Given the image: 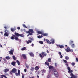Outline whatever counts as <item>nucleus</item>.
<instances>
[{
	"label": "nucleus",
	"instance_id": "12",
	"mask_svg": "<svg viewBox=\"0 0 78 78\" xmlns=\"http://www.w3.org/2000/svg\"><path fill=\"white\" fill-rule=\"evenodd\" d=\"M9 69H7V68L5 69L4 70V72L5 73H6L8 72H9Z\"/></svg>",
	"mask_w": 78,
	"mask_h": 78
},
{
	"label": "nucleus",
	"instance_id": "60",
	"mask_svg": "<svg viewBox=\"0 0 78 78\" xmlns=\"http://www.w3.org/2000/svg\"><path fill=\"white\" fill-rule=\"evenodd\" d=\"M71 42H72V43H73V41H71Z\"/></svg>",
	"mask_w": 78,
	"mask_h": 78
},
{
	"label": "nucleus",
	"instance_id": "20",
	"mask_svg": "<svg viewBox=\"0 0 78 78\" xmlns=\"http://www.w3.org/2000/svg\"><path fill=\"white\" fill-rule=\"evenodd\" d=\"M39 69V68L38 66H36L35 68V70H38Z\"/></svg>",
	"mask_w": 78,
	"mask_h": 78
},
{
	"label": "nucleus",
	"instance_id": "6",
	"mask_svg": "<svg viewBox=\"0 0 78 78\" xmlns=\"http://www.w3.org/2000/svg\"><path fill=\"white\" fill-rule=\"evenodd\" d=\"M15 74L16 76H20V70H19L18 71V73H16Z\"/></svg>",
	"mask_w": 78,
	"mask_h": 78
},
{
	"label": "nucleus",
	"instance_id": "41",
	"mask_svg": "<svg viewBox=\"0 0 78 78\" xmlns=\"http://www.w3.org/2000/svg\"><path fill=\"white\" fill-rule=\"evenodd\" d=\"M26 67H27V69H28L29 68V66H28L27 65H26Z\"/></svg>",
	"mask_w": 78,
	"mask_h": 78
},
{
	"label": "nucleus",
	"instance_id": "9",
	"mask_svg": "<svg viewBox=\"0 0 78 78\" xmlns=\"http://www.w3.org/2000/svg\"><path fill=\"white\" fill-rule=\"evenodd\" d=\"M5 33L4 34V35L5 36H7L8 37L9 36V34H8V31L7 30H5Z\"/></svg>",
	"mask_w": 78,
	"mask_h": 78
},
{
	"label": "nucleus",
	"instance_id": "18",
	"mask_svg": "<svg viewBox=\"0 0 78 78\" xmlns=\"http://www.w3.org/2000/svg\"><path fill=\"white\" fill-rule=\"evenodd\" d=\"M37 33H38V34H41L42 35V34H43V32L40 31H37Z\"/></svg>",
	"mask_w": 78,
	"mask_h": 78
},
{
	"label": "nucleus",
	"instance_id": "13",
	"mask_svg": "<svg viewBox=\"0 0 78 78\" xmlns=\"http://www.w3.org/2000/svg\"><path fill=\"white\" fill-rule=\"evenodd\" d=\"M22 55L24 59H27V55L25 54H23Z\"/></svg>",
	"mask_w": 78,
	"mask_h": 78
},
{
	"label": "nucleus",
	"instance_id": "21",
	"mask_svg": "<svg viewBox=\"0 0 78 78\" xmlns=\"http://www.w3.org/2000/svg\"><path fill=\"white\" fill-rule=\"evenodd\" d=\"M29 55H30V56H34V54L32 53H29Z\"/></svg>",
	"mask_w": 78,
	"mask_h": 78
},
{
	"label": "nucleus",
	"instance_id": "64",
	"mask_svg": "<svg viewBox=\"0 0 78 78\" xmlns=\"http://www.w3.org/2000/svg\"><path fill=\"white\" fill-rule=\"evenodd\" d=\"M27 36H29V35H27Z\"/></svg>",
	"mask_w": 78,
	"mask_h": 78
},
{
	"label": "nucleus",
	"instance_id": "28",
	"mask_svg": "<svg viewBox=\"0 0 78 78\" xmlns=\"http://www.w3.org/2000/svg\"><path fill=\"white\" fill-rule=\"evenodd\" d=\"M16 62H17L18 65L19 66H20V62H19V61L18 60H16Z\"/></svg>",
	"mask_w": 78,
	"mask_h": 78
},
{
	"label": "nucleus",
	"instance_id": "31",
	"mask_svg": "<svg viewBox=\"0 0 78 78\" xmlns=\"http://www.w3.org/2000/svg\"><path fill=\"white\" fill-rule=\"evenodd\" d=\"M53 68V66H50L49 67V69H52Z\"/></svg>",
	"mask_w": 78,
	"mask_h": 78
},
{
	"label": "nucleus",
	"instance_id": "39",
	"mask_svg": "<svg viewBox=\"0 0 78 78\" xmlns=\"http://www.w3.org/2000/svg\"><path fill=\"white\" fill-rule=\"evenodd\" d=\"M67 67H68V66H67V68L68 70H70V68L68 67V68Z\"/></svg>",
	"mask_w": 78,
	"mask_h": 78
},
{
	"label": "nucleus",
	"instance_id": "59",
	"mask_svg": "<svg viewBox=\"0 0 78 78\" xmlns=\"http://www.w3.org/2000/svg\"><path fill=\"white\" fill-rule=\"evenodd\" d=\"M13 37H14V36H15V35H13Z\"/></svg>",
	"mask_w": 78,
	"mask_h": 78
},
{
	"label": "nucleus",
	"instance_id": "7",
	"mask_svg": "<svg viewBox=\"0 0 78 78\" xmlns=\"http://www.w3.org/2000/svg\"><path fill=\"white\" fill-rule=\"evenodd\" d=\"M14 49H12L10 51H9V54H10V55H13V52H14Z\"/></svg>",
	"mask_w": 78,
	"mask_h": 78
},
{
	"label": "nucleus",
	"instance_id": "37",
	"mask_svg": "<svg viewBox=\"0 0 78 78\" xmlns=\"http://www.w3.org/2000/svg\"><path fill=\"white\" fill-rule=\"evenodd\" d=\"M45 63L47 65V66H49V63H48V62H45Z\"/></svg>",
	"mask_w": 78,
	"mask_h": 78
},
{
	"label": "nucleus",
	"instance_id": "52",
	"mask_svg": "<svg viewBox=\"0 0 78 78\" xmlns=\"http://www.w3.org/2000/svg\"><path fill=\"white\" fill-rule=\"evenodd\" d=\"M22 78H25V76H24L23 75H22Z\"/></svg>",
	"mask_w": 78,
	"mask_h": 78
},
{
	"label": "nucleus",
	"instance_id": "56",
	"mask_svg": "<svg viewBox=\"0 0 78 78\" xmlns=\"http://www.w3.org/2000/svg\"><path fill=\"white\" fill-rule=\"evenodd\" d=\"M44 41H45V38L44 39Z\"/></svg>",
	"mask_w": 78,
	"mask_h": 78
},
{
	"label": "nucleus",
	"instance_id": "33",
	"mask_svg": "<svg viewBox=\"0 0 78 78\" xmlns=\"http://www.w3.org/2000/svg\"><path fill=\"white\" fill-rule=\"evenodd\" d=\"M72 72H73V71H72V70L70 69L68 71V73H72Z\"/></svg>",
	"mask_w": 78,
	"mask_h": 78
},
{
	"label": "nucleus",
	"instance_id": "63",
	"mask_svg": "<svg viewBox=\"0 0 78 78\" xmlns=\"http://www.w3.org/2000/svg\"><path fill=\"white\" fill-rule=\"evenodd\" d=\"M65 46H66V47H67V45H65Z\"/></svg>",
	"mask_w": 78,
	"mask_h": 78
},
{
	"label": "nucleus",
	"instance_id": "34",
	"mask_svg": "<svg viewBox=\"0 0 78 78\" xmlns=\"http://www.w3.org/2000/svg\"><path fill=\"white\" fill-rule=\"evenodd\" d=\"M1 76H3V77H4V78H8V77H6V76L5 75H1Z\"/></svg>",
	"mask_w": 78,
	"mask_h": 78
},
{
	"label": "nucleus",
	"instance_id": "2",
	"mask_svg": "<svg viewBox=\"0 0 78 78\" xmlns=\"http://www.w3.org/2000/svg\"><path fill=\"white\" fill-rule=\"evenodd\" d=\"M29 33L30 35H32V33H34V31L32 29H30L28 32H27V33Z\"/></svg>",
	"mask_w": 78,
	"mask_h": 78
},
{
	"label": "nucleus",
	"instance_id": "32",
	"mask_svg": "<svg viewBox=\"0 0 78 78\" xmlns=\"http://www.w3.org/2000/svg\"><path fill=\"white\" fill-rule=\"evenodd\" d=\"M6 59H10V57L9 56H7L5 57Z\"/></svg>",
	"mask_w": 78,
	"mask_h": 78
},
{
	"label": "nucleus",
	"instance_id": "24",
	"mask_svg": "<svg viewBox=\"0 0 78 78\" xmlns=\"http://www.w3.org/2000/svg\"><path fill=\"white\" fill-rule=\"evenodd\" d=\"M71 47L72 48H75V44H71Z\"/></svg>",
	"mask_w": 78,
	"mask_h": 78
},
{
	"label": "nucleus",
	"instance_id": "46",
	"mask_svg": "<svg viewBox=\"0 0 78 78\" xmlns=\"http://www.w3.org/2000/svg\"><path fill=\"white\" fill-rule=\"evenodd\" d=\"M37 37L39 38V39H40V38H41V36H37Z\"/></svg>",
	"mask_w": 78,
	"mask_h": 78
},
{
	"label": "nucleus",
	"instance_id": "15",
	"mask_svg": "<svg viewBox=\"0 0 78 78\" xmlns=\"http://www.w3.org/2000/svg\"><path fill=\"white\" fill-rule=\"evenodd\" d=\"M63 61L66 64V66H68V67H69V65H68V64H67V62L66 60H64Z\"/></svg>",
	"mask_w": 78,
	"mask_h": 78
},
{
	"label": "nucleus",
	"instance_id": "5",
	"mask_svg": "<svg viewBox=\"0 0 78 78\" xmlns=\"http://www.w3.org/2000/svg\"><path fill=\"white\" fill-rule=\"evenodd\" d=\"M70 76L72 77L70 78H77V77L76 76L74 75L72 73H71Z\"/></svg>",
	"mask_w": 78,
	"mask_h": 78
},
{
	"label": "nucleus",
	"instance_id": "40",
	"mask_svg": "<svg viewBox=\"0 0 78 78\" xmlns=\"http://www.w3.org/2000/svg\"><path fill=\"white\" fill-rule=\"evenodd\" d=\"M14 60H16V57L15 56H13V57H12Z\"/></svg>",
	"mask_w": 78,
	"mask_h": 78
},
{
	"label": "nucleus",
	"instance_id": "61",
	"mask_svg": "<svg viewBox=\"0 0 78 78\" xmlns=\"http://www.w3.org/2000/svg\"><path fill=\"white\" fill-rule=\"evenodd\" d=\"M0 78H3V77H2V76H1V77H0Z\"/></svg>",
	"mask_w": 78,
	"mask_h": 78
},
{
	"label": "nucleus",
	"instance_id": "22",
	"mask_svg": "<svg viewBox=\"0 0 78 78\" xmlns=\"http://www.w3.org/2000/svg\"><path fill=\"white\" fill-rule=\"evenodd\" d=\"M11 31H15V30H16V29H14L13 28H11Z\"/></svg>",
	"mask_w": 78,
	"mask_h": 78
},
{
	"label": "nucleus",
	"instance_id": "45",
	"mask_svg": "<svg viewBox=\"0 0 78 78\" xmlns=\"http://www.w3.org/2000/svg\"><path fill=\"white\" fill-rule=\"evenodd\" d=\"M11 39H12V40H14V37H13L12 36L11 37Z\"/></svg>",
	"mask_w": 78,
	"mask_h": 78
},
{
	"label": "nucleus",
	"instance_id": "23",
	"mask_svg": "<svg viewBox=\"0 0 78 78\" xmlns=\"http://www.w3.org/2000/svg\"><path fill=\"white\" fill-rule=\"evenodd\" d=\"M65 59L66 60H68L69 59V57L68 56H66Z\"/></svg>",
	"mask_w": 78,
	"mask_h": 78
},
{
	"label": "nucleus",
	"instance_id": "16",
	"mask_svg": "<svg viewBox=\"0 0 78 78\" xmlns=\"http://www.w3.org/2000/svg\"><path fill=\"white\" fill-rule=\"evenodd\" d=\"M26 49H27L26 47H24L21 49V50H22V51H23L24 50H25Z\"/></svg>",
	"mask_w": 78,
	"mask_h": 78
},
{
	"label": "nucleus",
	"instance_id": "19",
	"mask_svg": "<svg viewBox=\"0 0 78 78\" xmlns=\"http://www.w3.org/2000/svg\"><path fill=\"white\" fill-rule=\"evenodd\" d=\"M11 64L13 66H16V62H12L11 63Z\"/></svg>",
	"mask_w": 78,
	"mask_h": 78
},
{
	"label": "nucleus",
	"instance_id": "48",
	"mask_svg": "<svg viewBox=\"0 0 78 78\" xmlns=\"http://www.w3.org/2000/svg\"><path fill=\"white\" fill-rule=\"evenodd\" d=\"M58 54H59V55H62L61 53L60 52H58Z\"/></svg>",
	"mask_w": 78,
	"mask_h": 78
},
{
	"label": "nucleus",
	"instance_id": "35",
	"mask_svg": "<svg viewBox=\"0 0 78 78\" xmlns=\"http://www.w3.org/2000/svg\"><path fill=\"white\" fill-rule=\"evenodd\" d=\"M39 42L40 44H43V41H40Z\"/></svg>",
	"mask_w": 78,
	"mask_h": 78
},
{
	"label": "nucleus",
	"instance_id": "30",
	"mask_svg": "<svg viewBox=\"0 0 78 78\" xmlns=\"http://www.w3.org/2000/svg\"><path fill=\"white\" fill-rule=\"evenodd\" d=\"M48 62H51V58H49L48 59Z\"/></svg>",
	"mask_w": 78,
	"mask_h": 78
},
{
	"label": "nucleus",
	"instance_id": "55",
	"mask_svg": "<svg viewBox=\"0 0 78 78\" xmlns=\"http://www.w3.org/2000/svg\"><path fill=\"white\" fill-rule=\"evenodd\" d=\"M43 37V36H42V35L41 36V37Z\"/></svg>",
	"mask_w": 78,
	"mask_h": 78
},
{
	"label": "nucleus",
	"instance_id": "43",
	"mask_svg": "<svg viewBox=\"0 0 78 78\" xmlns=\"http://www.w3.org/2000/svg\"><path fill=\"white\" fill-rule=\"evenodd\" d=\"M39 55H40V56L41 57V58H44V57H43V56L42 55H41V54H39Z\"/></svg>",
	"mask_w": 78,
	"mask_h": 78
},
{
	"label": "nucleus",
	"instance_id": "47",
	"mask_svg": "<svg viewBox=\"0 0 78 78\" xmlns=\"http://www.w3.org/2000/svg\"><path fill=\"white\" fill-rule=\"evenodd\" d=\"M76 62H78V59L77 58H76Z\"/></svg>",
	"mask_w": 78,
	"mask_h": 78
},
{
	"label": "nucleus",
	"instance_id": "26",
	"mask_svg": "<svg viewBox=\"0 0 78 78\" xmlns=\"http://www.w3.org/2000/svg\"><path fill=\"white\" fill-rule=\"evenodd\" d=\"M34 67H32L30 68V70L32 71V72H33V71H34Z\"/></svg>",
	"mask_w": 78,
	"mask_h": 78
},
{
	"label": "nucleus",
	"instance_id": "36",
	"mask_svg": "<svg viewBox=\"0 0 78 78\" xmlns=\"http://www.w3.org/2000/svg\"><path fill=\"white\" fill-rule=\"evenodd\" d=\"M42 73H45L46 72V71L45 70L43 69L42 70Z\"/></svg>",
	"mask_w": 78,
	"mask_h": 78
},
{
	"label": "nucleus",
	"instance_id": "17",
	"mask_svg": "<svg viewBox=\"0 0 78 78\" xmlns=\"http://www.w3.org/2000/svg\"><path fill=\"white\" fill-rule=\"evenodd\" d=\"M42 55H43V56H46V55H47V53H45V52H42Z\"/></svg>",
	"mask_w": 78,
	"mask_h": 78
},
{
	"label": "nucleus",
	"instance_id": "57",
	"mask_svg": "<svg viewBox=\"0 0 78 78\" xmlns=\"http://www.w3.org/2000/svg\"><path fill=\"white\" fill-rule=\"evenodd\" d=\"M0 45L1 47H2V45L0 44Z\"/></svg>",
	"mask_w": 78,
	"mask_h": 78
},
{
	"label": "nucleus",
	"instance_id": "54",
	"mask_svg": "<svg viewBox=\"0 0 78 78\" xmlns=\"http://www.w3.org/2000/svg\"><path fill=\"white\" fill-rule=\"evenodd\" d=\"M34 46V44H32V47H33Z\"/></svg>",
	"mask_w": 78,
	"mask_h": 78
},
{
	"label": "nucleus",
	"instance_id": "53",
	"mask_svg": "<svg viewBox=\"0 0 78 78\" xmlns=\"http://www.w3.org/2000/svg\"><path fill=\"white\" fill-rule=\"evenodd\" d=\"M4 28H5V29L7 28V27H6V26H5Z\"/></svg>",
	"mask_w": 78,
	"mask_h": 78
},
{
	"label": "nucleus",
	"instance_id": "11",
	"mask_svg": "<svg viewBox=\"0 0 78 78\" xmlns=\"http://www.w3.org/2000/svg\"><path fill=\"white\" fill-rule=\"evenodd\" d=\"M50 41L51 42V43L52 44H53L55 43V40L53 39H51V40Z\"/></svg>",
	"mask_w": 78,
	"mask_h": 78
},
{
	"label": "nucleus",
	"instance_id": "29",
	"mask_svg": "<svg viewBox=\"0 0 78 78\" xmlns=\"http://www.w3.org/2000/svg\"><path fill=\"white\" fill-rule=\"evenodd\" d=\"M58 47H59L60 48H64V46L62 45H58Z\"/></svg>",
	"mask_w": 78,
	"mask_h": 78
},
{
	"label": "nucleus",
	"instance_id": "10",
	"mask_svg": "<svg viewBox=\"0 0 78 78\" xmlns=\"http://www.w3.org/2000/svg\"><path fill=\"white\" fill-rule=\"evenodd\" d=\"M54 75L56 77L58 76V73L57 72H55Z\"/></svg>",
	"mask_w": 78,
	"mask_h": 78
},
{
	"label": "nucleus",
	"instance_id": "42",
	"mask_svg": "<svg viewBox=\"0 0 78 78\" xmlns=\"http://www.w3.org/2000/svg\"><path fill=\"white\" fill-rule=\"evenodd\" d=\"M23 26L24 27V28H27V27H26V26H25V24H23Z\"/></svg>",
	"mask_w": 78,
	"mask_h": 78
},
{
	"label": "nucleus",
	"instance_id": "14",
	"mask_svg": "<svg viewBox=\"0 0 78 78\" xmlns=\"http://www.w3.org/2000/svg\"><path fill=\"white\" fill-rule=\"evenodd\" d=\"M46 41L47 44H51V42L49 41L48 40L46 39Z\"/></svg>",
	"mask_w": 78,
	"mask_h": 78
},
{
	"label": "nucleus",
	"instance_id": "8",
	"mask_svg": "<svg viewBox=\"0 0 78 78\" xmlns=\"http://www.w3.org/2000/svg\"><path fill=\"white\" fill-rule=\"evenodd\" d=\"M12 73H16L17 72V69L16 68H13L12 70Z\"/></svg>",
	"mask_w": 78,
	"mask_h": 78
},
{
	"label": "nucleus",
	"instance_id": "38",
	"mask_svg": "<svg viewBox=\"0 0 78 78\" xmlns=\"http://www.w3.org/2000/svg\"><path fill=\"white\" fill-rule=\"evenodd\" d=\"M75 64V63L74 62H72V66H74Z\"/></svg>",
	"mask_w": 78,
	"mask_h": 78
},
{
	"label": "nucleus",
	"instance_id": "50",
	"mask_svg": "<svg viewBox=\"0 0 78 78\" xmlns=\"http://www.w3.org/2000/svg\"><path fill=\"white\" fill-rule=\"evenodd\" d=\"M17 29H18V30H20V27H18L17 28Z\"/></svg>",
	"mask_w": 78,
	"mask_h": 78
},
{
	"label": "nucleus",
	"instance_id": "27",
	"mask_svg": "<svg viewBox=\"0 0 78 78\" xmlns=\"http://www.w3.org/2000/svg\"><path fill=\"white\" fill-rule=\"evenodd\" d=\"M42 35H43V36H48V34H43V33Z\"/></svg>",
	"mask_w": 78,
	"mask_h": 78
},
{
	"label": "nucleus",
	"instance_id": "4",
	"mask_svg": "<svg viewBox=\"0 0 78 78\" xmlns=\"http://www.w3.org/2000/svg\"><path fill=\"white\" fill-rule=\"evenodd\" d=\"M66 52H69V51H73V49H70L69 47H67V49H65Z\"/></svg>",
	"mask_w": 78,
	"mask_h": 78
},
{
	"label": "nucleus",
	"instance_id": "62",
	"mask_svg": "<svg viewBox=\"0 0 78 78\" xmlns=\"http://www.w3.org/2000/svg\"><path fill=\"white\" fill-rule=\"evenodd\" d=\"M0 58H1V59H2V57H1Z\"/></svg>",
	"mask_w": 78,
	"mask_h": 78
},
{
	"label": "nucleus",
	"instance_id": "25",
	"mask_svg": "<svg viewBox=\"0 0 78 78\" xmlns=\"http://www.w3.org/2000/svg\"><path fill=\"white\" fill-rule=\"evenodd\" d=\"M14 39L16 41H18V40H19V38L17 37H15Z\"/></svg>",
	"mask_w": 78,
	"mask_h": 78
},
{
	"label": "nucleus",
	"instance_id": "3",
	"mask_svg": "<svg viewBox=\"0 0 78 78\" xmlns=\"http://www.w3.org/2000/svg\"><path fill=\"white\" fill-rule=\"evenodd\" d=\"M15 34L16 36H20V37H24V35L23 34H19L18 33H16L15 32Z\"/></svg>",
	"mask_w": 78,
	"mask_h": 78
},
{
	"label": "nucleus",
	"instance_id": "44",
	"mask_svg": "<svg viewBox=\"0 0 78 78\" xmlns=\"http://www.w3.org/2000/svg\"><path fill=\"white\" fill-rule=\"evenodd\" d=\"M55 67H57V66H58V64L57 63H55Z\"/></svg>",
	"mask_w": 78,
	"mask_h": 78
},
{
	"label": "nucleus",
	"instance_id": "1",
	"mask_svg": "<svg viewBox=\"0 0 78 78\" xmlns=\"http://www.w3.org/2000/svg\"><path fill=\"white\" fill-rule=\"evenodd\" d=\"M34 40L33 38H32L31 37H29V40L28 41H26V42L27 44H28L30 43H31L32 42V41H33Z\"/></svg>",
	"mask_w": 78,
	"mask_h": 78
},
{
	"label": "nucleus",
	"instance_id": "58",
	"mask_svg": "<svg viewBox=\"0 0 78 78\" xmlns=\"http://www.w3.org/2000/svg\"><path fill=\"white\" fill-rule=\"evenodd\" d=\"M37 76L38 78H39V76Z\"/></svg>",
	"mask_w": 78,
	"mask_h": 78
},
{
	"label": "nucleus",
	"instance_id": "51",
	"mask_svg": "<svg viewBox=\"0 0 78 78\" xmlns=\"http://www.w3.org/2000/svg\"><path fill=\"white\" fill-rule=\"evenodd\" d=\"M24 72L25 73L27 72V69H24Z\"/></svg>",
	"mask_w": 78,
	"mask_h": 78
},
{
	"label": "nucleus",
	"instance_id": "49",
	"mask_svg": "<svg viewBox=\"0 0 78 78\" xmlns=\"http://www.w3.org/2000/svg\"><path fill=\"white\" fill-rule=\"evenodd\" d=\"M62 57H63L62 55H61L60 57V58H62Z\"/></svg>",
	"mask_w": 78,
	"mask_h": 78
}]
</instances>
